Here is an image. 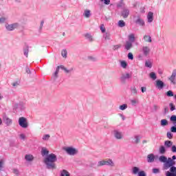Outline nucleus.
<instances>
[{"mask_svg":"<svg viewBox=\"0 0 176 176\" xmlns=\"http://www.w3.org/2000/svg\"><path fill=\"white\" fill-rule=\"evenodd\" d=\"M170 151H171V152H173V153H176V146L173 145L170 148Z\"/></svg>","mask_w":176,"mask_h":176,"instance_id":"52","label":"nucleus"},{"mask_svg":"<svg viewBox=\"0 0 176 176\" xmlns=\"http://www.w3.org/2000/svg\"><path fill=\"white\" fill-rule=\"evenodd\" d=\"M108 166L109 167H115V162L111 159H105L98 162L97 166Z\"/></svg>","mask_w":176,"mask_h":176,"instance_id":"3","label":"nucleus"},{"mask_svg":"<svg viewBox=\"0 0 176 176\" xmlns=\"http://www.w3.org/2000/svg\"><path fill=\"white\" fill-rule=\"evenodd\" d=\"M84 36L87 39V41H89V42H94V38H93L91 34L87 33L84 35Z\"/></svg>","mask_w":176,"mask_h":176,"instance_id":"19","label":"nucleus"},{"mask_svg":"<svg viewBox=\"0 0 176 176\" xmlns=\"http://www.w3.org/2000/svg\"><path fill=\"white\" fill-rule=\"evenodd\" d=\"M164 146L166 148H172L173 146V142L170 140H166L164 142Z\"/></svg>","mask_w":176,"mask_h":176,"instance_id":"28","label":"nucleus"},{"mask_svg":"<svg viewBox=\"0 0 176 176\" xmlns=\"http://www.w3.org/2000/svg\"><path fill=\"white\" fill-rule=\"evenodd\" d=\"M102 2H103L104 5H109L111 3V0H103Z\"/></svg>","mask_w":176,"mask_h":176,"instance_id":"59","label":"nucleus"},{"mask_svg":"<svg viewBox=\"0 0 176 176\" xmlns=\"http://www.w3.org/2000/svg\"><path fill=\"white\" fill-rule=\"evenodd\" d=\"M170 171L166 172V176H176V167L175 166H170Z\"/></svg>","mask_w":176,"mask_h":176,"instance_id":"11","label":"nucleus"},{"mask_svg":"<svg viewBox=\"0 0 176 176\" xmlns=\"http://www.w3.org/2000/svg\"><path fill=\"white\" fill-rule=\"evenodd\" d=\"M156 86L157 87V89H163V87H164V86H166V85L164 84V82L160 80H156Z\"/></svg>","mask_w":176,"mask_h":176,"instance_id":"17","label":"nucleus"},{"mask_svg":"<svg viewBox=\"0 0 176 176\" xmlns=\"http://www.w3.org/2000/svg\"><path fill=\"white\" fill-rule=\"evenodd\" d=\"M24 55L25 57H28V47H26L23 51Z\"/></svg>","mask_w":176,"mask_h":176,"instance_id":"55","label":"nucleus"},{"mask_svg":"<svg viewBox=\"0 0 176 176\" xmlns=\"http://www.w3.org/2000/svg\"><path fill=\"white\" fill-rule=\"evenodd\" d=\"M8 21V16H1L0 17V24H5Z\"/></svg>","mask_w":176,"mask_h":176,"instance_id":"33","label":"nucleus"},{"mask_svg":"<svg viewBox=\"0 0 176 176\" xmlns=\"http://www.w3.org/2000/svg\"><path fill=\"white\" fill-rule=\"evenodd\" d=\"M63 149L69 156H75L78 153V149L74 147H65Z\"/></svg>","mask_w":176,"mask_h":176,"instance_id":"5","label":"nucleus"},{"mask_svg":"<svg viewBox=\"0 0 176 176\" xmlns=\"http://www.w3.org/2000/svg\"><path fill=\"white\" fill-rule=\"evenodd\" d=\"M142 52L143 53V55L146 57V56L151 53V48L148 46H143L142 47Z\"/></svg>","mask_w":176,"mask_h":176,"instance_id":"13","label":"nucleus"},{"mask_svg":"<svg viewBox=\"0 0 176 176\" xmlns=\"http://www.w3.org/2000/svg\"><path fill=\"white\" fill-rule=\"evenodd\" d=\"M61 54L63 57H67V50H63Z\"/></svg>","mask_w":176,"mask_h":176,"instance_id":"50","label":"nucleus"},{"mask_svg":"<svg viewBox=\"0 0 176 176\" xmlns=\"http://www.w3.org/2000/svg\"><path fill=\"white\" fill-rule=\"evenodd\" d=\"M135 23L140 25V27L145 26V21H144V19H142L141 17L138 16L136 19L135 20Z\"/></svg>","mask_w":176,"mask_h":176,"instance_id":"12","label":"nucleus"},{"mask_svg":"<svg viewBox=\"0 0 176 176\" xmlns=\"http://www.w3.org/2000/svg\"><path fill=\"white\" fill-rule=\"evenodd\" d=\"M26 72L27 74H31V70L30 69V68L26 67Z\"/></svg>","mask_w":176,"mask_h":176,"instance_id":"63","label":"nucleus"},{"mask_svg":"<svg viewBox=\"0 0 176 176\" xmlns=\"http://www.w3.org/2000/svg\"><path fill=\"white\" fill-rule=\"evenodd\" d=\"M19 124L22 127V129H27L28 127V122H27V118L24 117H21L19 119Z\"/></svg>","mask_w":176,"mask_h":176,"instance_id":"6","label":"nucleus"},{"mask_svg":"<svg viewBox=\"0 0 176 176\" xmlns=\"http://www.w3.org/2000/svg\"><path fill=\"white\" fill-rule=\"evenodd\" d=\"M147 162L148 163H153L155 162V155L153 153L147 155Z\"/></svg>","mask_w":176,"mask_h":176,"instance_id":"16","label":"nucleus"},{"mask_svg":"<svg viewBox=\"0 0 176 176\" xmlns=\"http://www.w3.org/2000/svg\"><path fill=\"white\" fill-rule=\"evenodd\" d=\"M20 28V23L16 22L13 23H6L5 28L6 31L12 32L14 31V30H17V28Z\"/></svg>","mask_w":176,"mask_h":176,"instance_id":"4","label":"nucleus"},{"mask_svg":"<svg viewBox=\"0 0 176 176\" xmlns=\"http://www.w3.org/2000/svg\"><path fill=\"white\" fill-rule=\"evenodd\" d=\"M58 72H60V67H56V70L54 73V76H56V78H57V75H58Z\"/></svg>","mask_w":176,"mask_h":176,"instance_id":"54","label":"nucleus"},{"mask_svg":"<svg viewBox=\"0 0 176 176\" xmlns=\"http://www.w3.org/2000/svg\"><path fill=\"white\" fill-rule=\"evenodd\" d=\"M149 76L151 79H153V80H156V79L157 78V76H156V73L155 72H151Z\"/></svg>","mask_w":176,"mask_h":176,"instance_id":"34","label":"nucleus"},{"mask_svg":"<svg viewBox=\"0 0 176 176\" xmlns=\"http://www.w3.org/2000/svg\"><path fill=\"white\" fill-rule=\"evenodd\" d=\"M168 80L170 81V85L175 86L176 85V69H173L170 76L168 78Z\"/></svg>","mask_w":176,"mask_h":176,"instance_id":"7","label":"nucleus"},{"mask_svg":"<svg viewBox=\"0 0 176 176\" xmlns=\"http://www.w3.org/2000/svg\"><path fill=\"white\" fill-rule=\"evenodd\" d=\"M19 138L22 141H25V140L27 139V136L24 133H21L19 134Z\"/></svg>","mask_w":176,"mask_h":176,"instance_id":"40","label":"nucleus"},{"mask_svg":"<svg viewBox=\"0 0 176 176\" xmlns=\"http://www.w3.org/2000/svg\"><path fill=\"white\" fill-rule=\"evenodd\" d=\"M166 96H167V97H174V92H173V91L169 90L168 91H166Z\"/></svg>","mask_w":176,"mask_h":176,"instance_id":"38","label":"nucleus"},{"mask_svg":"<svg viewBox=\"0 0 176 176\" xmlns=\"http://www.w3.org/2000/svg\"><path fill=\"white\" fill-rule=\"evenodd\" d=\"M138 60H144V54L142 55V54H139L138 56Z\"/></svg>","mask_w":176,"mask_h":176,"instance_id":"60","label":"nucleus"},{"mask_svg":"<svg viewBox=\"0 0 176 176\" xmlns=\"http://www.w3.org/2000/svg\"><path fill=\"white\" fill-rule=\"evenodd\" d=\"M147 21H148V23H152V21H153V12H148Z\"/></svg>","mask_w":176,"mask_h":176,"instance_id":"21","label":"nucleus"},{"mask_svg":"<svg viewBox=\"0 0 176 176\" xmlns=\"http://www.w3.org/2000/svg\"><path fill=\"white\" fill-rule=\"evenodd\" d=\"M13 173L15 174V175H19L20 174V172L16 168L13 169Z\"/></svg>","mask_w":176,"mask_h":176,"instance_id":"58","label":"nucleus"},{"mask_svg":"<svg viewBox=\"0 0 176 176\" xmlns=\"http://www.w3.org/2000/svg\"><path fill=\"white\" fill-rule=\"evenodd\" d=\"M176 156L173 155L171 157L167 158V157L164 155H161L159 157V162L161 163H164V170H168L170 167H174V165L175 164V160Z\"/></svg>","mask_w":176,"mask_h":176,"instance_id":"1","label":"nucleus"},{"mask_svg":"<svg viewBox=\"0 0 176 176\" xmlns=\"http://www.w3.org/2000/svg\"><path fill=\"white\" fill-rule=\"evenodd\" d=\"M130 14V10L127 8H124L122 11V16L123 19H127L129 17V15Z\"/></svg>","mask_w":176,"mask_h":176,"instance_id":"14","label":"nucleus"},{"mask_svg":"<svg viewBox=\"0 0 176 176\" xmlns=\"http://www.w3.org/2000/svg\"><path fill=\"white\" fill-rule=\"evenodd\" d=\"M141 90H142V93H145V91H146V87H142Z\"/></svg>","mask_w":176,"mask_h":176,"instance_id":"62","label":"nucleus"},{"mask_svg":"<svg viewBox=\"0 0 176 176\" xmlns=\"http://www.w3.org/2000/svg\"><path fill=\"white\" fill-rule=\"evenodd\" d=\"M138 176H146V173H145V171L141 170L138 173Z\"/></svg>","mask_w":176,"mask_h":176,"instance_id":"49","label":"nucleus"},{"mask_svg":"<svg viewBox=\"0 0 176 176\" xmlns=\"http://www.w3.org/2000/svg\"><path fill=\"white\" fill-rule=\"evenodd\" d=\"M5 162L3 160H0V171H2Z\"/></svg>","mask_w":176,"mask_h":176,"instance_id":"46","label":"nucleus"},{"mask_svg":"<svg viewBox=\"0 0 176 176\" xmlns=\"http://www.w3.org/2000/svg\"><path fill=\"white\" fill-rule=\"evenodd\" d=\"M131 93L132 96H137V94H138V90H137L135 86H133L131 87Z\"/></svg>","mask_w":176,"mask_h":176,"instance_id":"26","label":"nucleus"},{"mask_svg":"<svg viewBox=\"0 0 176 176\" xmlns=\"http://www.w3.org/2000/svg\"><path fill=\"white\" fill-rule=\"evenodd\" d=\"M60 176H70L69 173L66 170H63L60 173Z\"/></svg>","mask_w":176,"mask_h":176,"instance_id":"37","label":"nucleus"},{"mask_svg":"<svg viewBox=\"0 0 176 176\" xmlns=\"http://www.w3.org/2000/svg\"><path fill=\"white\" fill-rule=\"evenodd\" d=\"M3 120L4 122V123L7 125V126H10V124H12V119L9 118L8 116H5L3 118Z\"/></svg>","mask_w":176,"mask_h":176,"instance_id":"18","label":"nucleus"},{"mask_svg":"<svg viewBox=\"0 0 176 176\" xmlns=\"http://www.w3.org/2000/svg\"><path fill=\"white\" fill-rule=\"evenodd\" d=\"M134 138H135V144H138V143H140V141H141V136L135 135L134 137Z\"/></svg>","mask_w":176,"mask_h":176,"instance_id":"41","label":"nucleus"},{"mask_svg":"<svg viewBox=\"0 0 176 176\" xmlns=\"http://www.w3.org/2000/svg\"><path fill=\"white\" fill-rule=\"evenodd\" d=\"M170 120V122H173L174 124V126L170 128V131L171 133H176V116H171Z\"/></svg>","mask_w":176,"mask_h":176,"instance_id":"9","label":"nucleus"},{"mask_svg":"<svg viewBox=\"0 0 176 176\" xmlns=\"http://www.w3.org/2000/svg\"><path fill=\"white\" fill-rule=\"evenodd\" d=\"M100 31H101V32L102 33V34H105L107 32H105L106 31V30H105V26L104 25V24H102L101 25H100Z\"/></svg>","mask_w":176,"mask_h":176,"instance_id":"45","label":"nucleus"},{"mask_svg":"<svg viewBox=\"0 0 176 176\" xmlns=\"http://www.w3.org/2000/svg\"><path fill=\"white\" fill-rule=\"evenodd\" d=\"M133 47V43H131L130 41H126L124 45V49L125 50H130Z\"/></svg>","mask_w":176,"mask_h":176,"instance_id":"22","label":"nucleus"},{"mask_svg":"<svg viewBox=\"0 0 176 176\" xmlns=\"http://www.w3.org/2000/svg\"><path fill=\"white\" fill-rule=\"evenodd\" d=\"M132 173H133V174H134V175H137V174L138 175V173H140V168H138L137 166H134L132 168Z\"/></svg>","mask_w":176,"mask_h":176,"instance_id":"29","label":"nucleus"},{"mask_svg":"<svg viewBox=\"0 0 176 176\" xmlns=\"http://www.w3.org/2000/svg\"><path fill=\"white\" fill-rule=\"evenodd\" d=\"M113 136L116 140H123V132L119 130H114Z\"/></svg>","mask_w":176,"mask_h":176,"instance_id":"8","label":"nucleus"},{"mask_svg":"<svg viewBox=\"0 0 176 176\" xmlns=\"http://www.w3.org/2000/svg\"><path fill=\"white\" fill-rule=\"evenodd\" d=\"M42 140L43 141H49V140H50V135L45 134V135H43Z\"/></svg>","mask_w":176,"mask_h":176,"instance_id":"36","label":"nucleus"},{"mask_svg":"<svg viewBox=\"0 0 176 176\" xmlns=\"http://www.w3.org/2000/svg\"><path fill=\"white\" fill-rule=\"evenodd\" d=\"M19 85H20V83L17 81L12 83V87H17Z\"/></svg>","mask_w":176,"mask_h":176,"instance_id":"56","label":"nucleus"},{"mask_svg":"<svg viewBox=\"0 0 176 176\" xmlns=\"http://www.w3.org/2000/svg\"><path fill=\"white\" fill-rule=\"evenodd\" d=\"M153 174H160V169L157 168H154L152 170Z\"/></svg>","mask_w":176,"mask_h":176,"instance_id":"43","label":"nucleus"},{"mask_svg":"<svg viewBox=\"0 0 176 176\" xmlns=\"http://www.w3.org/2000/svg\"><path fill=\"white\" fill-rule=\"evenodd\" d=\"M82 16L85 19H90V17L91 16V11L90 10H87V9L85 10L84 12L82 13Z\"/></svg>","mask_w":176,"mask_h":176,"instance_id":"15","label":"nucleus"},{"mask_svg":"<svg viewBox=\"0 0 176 176\" xmlns=\"http://www.w3.org/2000/svg\"><path fill=\"white\" fill-rule=\"evenodd\" d=\"M55 162H57V155L54 153L47 155L44 160V163L47 168H56Z\"/></svg>","mask_w":176,"mask_h":176,"instance_id":"2","label":"nucleus"},{"mask_svg":"<svg viewBox=\"0 0 176 176\" xmlns=\"http://www.w3.org/2000/svg\"><path fill=\"white\" fill-rule=\"evenodd\" d=\"M143 39L144 42H146L147 43H152V37L149 35H144L143 37Z\"/></svg>","mask_w":176,"mask_h":176,"instance_id":"23","label":"nucleus"},{"mask_svg":"<svg viewBox=\"0 0 176 176\" xmlns=\"http://www.w3.org/2000/svg\"><path fill=\"white\" fill-rule=\"evenodd\" d=\"M145 67H147V68H152V62L151 60H146L145 62Z\"/></svg>","mask_w":176,"mask_h":176,"instance_id":"39","label":"nucleus"},{"mask_svg":"<svg viewBox=\"0 0 176 176\" xmlns=\"http://www.w3.org/2000/svg\"><path fill=\"white\" fill-rule=\"evenodd\" d=\"M58 67H59V69H60H60H63V71H65V72H66V74H69V72H72V69H67L63 65H60V66H58Z\"/></svg>","mask_w":176,"mask_h":176,"instance_id":"32","label":"nucleus"},{"mask_svg":"<svg viewBox=\"0 0 176 176\" xmlns=\"http://www.w3.org/2000/svg\"><path fill=\"white\" fill-rule=\"evenodd\" d=\"M159 153L161 155H164V153H166V146H160V148H159Z\"/></svg>","mask_w":176,"mask_h":176,"instance_id":"30","label":"nucleus"},{"mask_svg":"<svg viewBox=\"0 0 176 176\" xmlns=\"http://www.w3.org/2000/svg\"><path fill=\"white\" fill-rule=\"evenodd\" d=\"M128 42H131V43H134L135 42V34H130L129 36H128Z\"/></svg>","mask_w":176,"mask_h":176,"instance_id":"20","label":"nucleus"},{"mask_svg":"<svg viewBox=\"0 0 176 176\" xmlns=\"http://www.w3.org/2000/svg\"><path fill=\"white\" fill-rule=\"evenodd\" d=\"M88 60H89L90 61H96L97 60V58L95 56H88Z\"/></svg>","mask_w":176,"mask_h":176,"instance_id":"48","label":"nucleus"},{"mask_svg":"<svg viewBox=\"0 0 176 176\" xmlns=\"http://www.w3.org/2000/svg\"><path fill=\"white\" fill-rule=\"evenodd\" d=\"M120 65L122 68H124V69H126V68H127V63L124 60L120 61Z\"/></svg>","mask_w":176,"mask_h":176,"instance_id":"35","label":"nucleus"},{"mask_svg":"<svg viewBox=\"0 0 176 176\" xmlns=\"http://www.w3.org/2000/svg\"><path fill=\"white\" fill-rule=\"evenodd\" d=\"M41 155L42 156H46L49 155V150L46 148L45 147H43L41 148Z\"/></svg>","mask_w":176,"mask_h":176,"instance_id":"27","label":"nucleus"},{"mask_svg":"<svg viewBox=\"0 0 176 176\" xmlns=\"http://www.w3.org/2000/svg\"><path fill=\"white\" fill-rule=\"evenodd\" d=\"M120 45H116L113 46V50H118V49H120Z\"/></svg>","mask_w":176,"mask_h":176,"instance_id":"61","label":"nucleus"},{"mask_svg":"<svg viewBox=\"0 0 176 176\" xmlns=\"http://www.w3.org/2000/svg\"><path fill=\"white\" fill-rule=\"evenodd\" d=\"M103 38L105 41H111V32H106L103 34Z\"/></svg>","mask_w":176,"mask_h":176,"instance_id":"24","label":"nucleus"},{"mask_svg":"<svg viewBox=\"0 0 176 176\" xmlns=\"http://www.w3.org/2000/svg\"><path fill=\"white\" fill-rule=\"evenodd\" d=\"M169 106L170 107V111H175V105H174V104L173 103H170Z\"/></svg>","mask_w":176,"mask_h":176,"instance_id":"51","label":"nucleus"},{"mask_svg":"<svg viewBox=\"0 0 176 176\" xmlns=\"http://www.w3.org/2000/svg\"><path fill=\"white\" fill-rule=\"evenodd\" d=\"M166 135L169 140L173 139V133H171V132H167Z\"/></svg>","mask_w":176,"mask_h":176,"instance_id":"53","label":"nucleus"},{"mask_svg":"<svg viewBox=\"0 0 176 176\" xmlns=\"http://www.w3.org/2000/svg\"><path fill=\"white\" fill-rule=\"evenodd\" d=\"M118 27L120 28H123V27H126V22L123 20H120L118 23Z\"/></svg>","mask_w":176,"mask_h":176,"instance_id":"31","label":"nucleus"},{"mask_svg":"<svg viewBox=\"0 0 176 176\" xmlns=\"http://www.w3.org/2000/svg\"><path fill=\"white\" fill-rule=\"evenodd\" d=\"M128 58L129 60H134V56L133 55V53L129 52L128 54Z\"/></svg>","mask_w":176,"mask_h":176,"instance_id":"47","label":"nucleus"},{"mask_svg":"<svg viewBox=\"0 0 176 176\" xmlns=\"http://www.w3.org/2000/svg\"><path fill=\"white\" fill-rule=\"evenodd\" d=\"M168 124V122H167V120L163 119L161 120V125L162 126H167Z\"/></svg>","mask_w":176,"mask_h":176,"instance_id":"42","label":"nucleus"},{"mask_svg":"<svg viewBox=\"0 0 176 176\" xmlns=\"http://www.w3.org/2000/svg\"><path fill=\"white\" fill-rule=\"evenodd\" d=\"M130 78H131V74H130V73H125L122 74L120 80L122 83H125L126 80H127V79H130Z\"/></svg>","mask_w":176,"mask_h":176,"instance_id":"10","label":"nucleus"},{"mask_svg":"<svg viewBox=\"0 0 176 176\" xmlns=\"http://www.w3.org/2000/svg\"><path fill=\"white\" fill-rule=\"evenodd\" d=\"M16 3H21V0H13Z\"/></svg>","mask_w":176,"mask_h":176,"instance_id":"64","label":"nucleus"},{"mask_svg":"<svg viewBox=\"0 0 176 176\" xmlns=\"http://www.w3.org/2000/svg\"><path fill=\"white\" fill-rule=\"evenodd\" d=\"M131 102L132 105H135L136 104H138V100H137L135 99H133L131 100Z\"/></svg>","mask_w":176,"mask_h":176,"instance_id":"57","label":"nucleus"},{"mask_svg":"<svg viewBox=\"0 0 176 176\" xmlns=\"http://www.w3.org/2000/svg\"><path fill=\"white\" fill-rule=\"evenodd\" d=\"M120 111H124V109H127V105L126 104H123L120 106Z\"/></svg>","mask_w":176,"mask_h":176,"instance_id":"44","label":"nucleus"},{"mask_svg":"<svg viewBox=\"0 0 176 176\" xmlns=\"http://www.w3.org/2000/svg\"><path fill=\"white\" fill-rule=\"evenodd\" d=\"M25 159L27 162H32V160H34V155L31 154H27L25 155Z\"/></svg>","mask_w":176,"mask_h":176,"instance_id":"25","label":"nucleus"}]
</instances>
